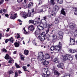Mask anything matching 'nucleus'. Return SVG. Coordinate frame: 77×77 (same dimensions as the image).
<instances>
[{"mask_svg":"<svg viewBox=\"0 0 77 77\" xmlns=\"http://www.w3.org/2000/svg\"><path fill=\"white\" fill-rule=\"evenodd\" d=\"M39 56H38L39 60H42V63L43 65H47L48 64V62L45 60L43 59V58L44 56L43 52H40L38 53Z\"/></svg>","mask_w":77,"mask_h":77,"instance_id":"1","label":"nucleus"},{"mask_svg":"<svg viewBox=\"0 0 77 77\" xmlns=\"http://www.w3.org/2000/svg\"><path fill=\"white\" fill-rule=\"evenodd\" d=\"M39 39L40 41H44L45 39V33L44 32H43L41 33L40 36H38Z\"/></svg>","mask_w":77,"mask_h":77,"instance_id":"2","label":"nucleus"},{"mask_svg":"<svg viewBox=\"0 0 77 77\" xmlns=\"http://www.w3.org/2000/svg\"><path fill=\"white\" fill-rule=\"evenodd\" d=\"M59 10V7L57 5L55 6V7L53 8V14H51L52 16H54V14H56L57 13V12Z\"/></svg>","mask_w":77,"mask_h":77,"instance_id":"3","label":"nucleus"},{"mask_svg":"<svg viewBox=\"0 0 77 77\" xmlns=\"http://www.w3.org/2000/svg\"><path fill=\"white\" fill-rule=\"evenodd\" d=\"M62 44L60 42H59V45H56L54 48L55 50H58L59 51H60V50L62 48Z\"/></svg>","mask_w":77,"mask_h":77,"instance_id":"4","label":"nucleus"},{"mask_svg":"<svg viewBox=\"0 0 77 77\" xmlns=\"http://www.w3.org/2000/svg\"><path fill=\"white\" fill-rule=\"evenodd\" d=\"M43 26L45 28H47V27H48V28H51V26H53V25L51 24L50 25L49 23H47V22H46L43 24Z\"/></svg>","mask_w":77,"mask_h":77,"instance_id":"5","label":"nucleus"},{"mask_svg":"<svg viewBox=\"0 0 77 77\" xmlns=\"http://www.w3.org/2000/svg\"><path fill=\"white\" fill-rule=\"evenodd\" d=\"M10 18L11 20H14V19H15L17 18V15L16 14H10Z\"/></svg>","mask_w":77,"mask_h":77,"instance_id":"6","label":"nucleus"},{"mask_svg":"<svg viewBox=\"0 0 77 77\" xmlns=\"http://www.w3.org/2000/svg\"><path fill=\"white\" fill-rule=\"evenodd\" d=\"M75 44V40L70 37V44L71 45H73Z\"/></svg>","mask_w":77,"mask_h":77,"instance_id":"7","label":"nucleus"},{"mask_svg":"<svg viewBox=\"0 0 77 77\" xmlns=\"http://www.w3.org/2000/svg\"><path fill=\"white\" fill-rule=\"evenodd\" d=\"M68 56L69 55L68 54H66L64 56L62 55V57H63V60H67L68 59Z\"/></svg>","mask_w":77,"mask_h":77,"instance_id":"8","label":"nucleus"},{"mask_svg":"<svg viewBox=\"0 0 77 77\" xmlns=\"http://www.w3.org/2000/svg\"><path fill=\"white\" fill-rule=\"evenodd\" d=\"M28 29L31 31H33L35 30V28L33 26V25H31L28 27Z\"/></svg>","mask_w":77,"mask_h":77,"instance_id":"9","label":"nucleus"},{"mask_svg":"<svg viewBox=\"0 0 77 77\" xmlns=\"http://www.w3.org/2000/svg\"><path fill=\"white\" fill-rule=\"evenodd\" d=\"M57 66L58 68H61L62 69H63V67L64 66L63 63H58Z\"/></svg>","mask_w":77,"mask_h":77,"instance_id":"10","label":"nucleus"},{"mask_svg":"<svg viewBox=\"0 0 77 77\" xmlns=\"http://www.w3.org/2000/svg\"><path fill=\"white\" fill-rule=\"evenodd\" d=\"M27 15L29 17H33V15H34V14L33 13H31V12L29 11L28 14H27Z\"/></svg>","mask_w":77,"mask_h":77,"instance_id":"11","label":"nucleus"},{"mask_svg":"<svg viewBox=\"0 0 77 77\" xmlns=\"http://www.w3.org/2000/svg\"><path fill=\"white\" fill-rule=\"evenodd\" d=\"M72 9L73 11H74V14L75 15H77V8L73 7Z\"/></svg>","mask_w":77,"mask_h":77,"instance_id":"12","label":"nucleus"},{"mask_svg":"<svg viewBox=\"0 0 77 77\" xmlns=\"http://www.w3.org/2000/svg\"><path fill=\"white\" fill-rule=\"evenodd\" d=\"M9 40V42H11V43H13L14 42V39L12 37H11L10 38L8 39Z\"/></svg>","mask_w":77,"mask_h":77,"instance_id":"13","label":"nucleus"},{"mask_svg":"<svg viewBox=\"0 0 77 77\" xmlns=\"http://www.w3.org/2000/svg\"><path fill=\"white\" fill-rule=\"evenodd\" d=\"M33 2H29L28 5V8H32L33 6Z\"/></svg>","mask_w":77,"mask_h":77,"instance_id":"14","label":"nucleus"},{"mask_svg":"<svg viewBox=\"0 0 77 77\" xmlns=\"http://www.w3.org/2000/svg\"><path fill=\"white\" fill-rule=\"evenodd\" d=\"M61 13L63 15H65V14L66 13H65V9L62 8V10L61 11Z\"/></svg>","mask_w":77,"mask_h":77,"instance_id":"15","label":"nucleus"},{"mask_svg":"<svg viewBox=\"0 0 77 77\" xmlns=\"http://www.w3.org/2000/svg\"><path fill=\"white\" fill-rule=\"evenodd\" d=\"M37 28L40 30H44V28L41 26L38 25L37 26Z\"/></svg>","mask_w":77,"mask_h":77,"instance_id":"16","label":"nucleus"},{"mask_svg":"<svg viewBox=\"0 0 77 77\" xmlns=\"http://www.w3.org/2000/svg\"><path fill=\"white\" fill-rule=\"evenodd\" d=\"M69 27L71 29H74L75 27V25L74 24H72L71 25L69 26Z\"/></svg>","mask_w":77,"mask_h":77,"instance_id":"17","label":"nucleus"},{"mask_svg":"<svg viewBox=\"0 0 77 77\" xmlns=\"http://www.w3.org/2000/svg\"><path fill=\"white\" fill-rule=\"evenodd\" d=\"M27 13H23V17L24 18H26L27 17Z\"/></svg>","mask_w":77,"mask_h":77,"instance_id":"18","label":"nucleus"},{"mask_svg":"<svg viewBox=\"0 0 77 77\" xmlns=\"http://www.w3.org/2000/svg\"><path fill=\"white\" fill-rule=\"evenodd\" d=\"M24 54L26 56L29 54V51L27 50H25L24 51Z\"/></svg>","mask_w":77,"mask_h":77,"instance_id":"19","label":"nucleus"},{"mask_svg":"<svg viewBox=\"0 0 77 77\" xmlns=\"http://www.w3.org/2000/svg\"><path fill=\"white\" fill-rule=\"evenodd\" d=\"M57 2L59 4L63 3V0H56Z\"/></svg>","mask_w":77,"mask_h":77,"instance_id":"20","label":"nucleus"},{"mask_svg":"<svg viewBox=\"0 0 77 77\" xmlns=\"http://www.w3.org/2000/svg\"><path fill=\"white\" fill-rule=\"evenodd\" d=\"M53 61L54 63H59V60H58V59L57 58L54 59V60Z\"/></svg>","mask_w":77,"mask_h":77,"instance_id":"21","label":"nucleus"},{"mask_svg":"<svg viewBox=\"0 0 77 77\" xmlns=\"http://www.w3.org/2000/svg\"><path fill=\"white\" fill-rule=\"evenodd\" d=\"M59 35L60 36H63V32H62V31H60L59 32Z\"/></svg>","mask_w":77,"mask_h":77,"instance_id":"22","label":"nucleus"},{"mask_svg":"<svg viewBox=\"0 0 77 77\" xmlns=\"http://www.w3.org/2000/svg\"><path fill=\"white\" fill-rule=\"evenodd\" d=\"M40 33V31L38 30H36L35 32V34L36 35H38Z\"/></svg>","mask_w":77,"mask_h":77,"instance_id":"23","label":"nucleus"},{"mask_svg":"<svg viewBox=\"0 0 77 77\" xmlns=\"http://www.w3.org/2000/svg\"><path fill=\"white\" fill-rule=\"evenodd\" d=\"M38 1L39 2V3H38V5H40L41 4H42V3L44 2V0H38Z\"/></svg>","mask_w":77,"mask_h":77,"instance_id":"24","label":"nucleus"},{"mask_svg":"<svg viewBox=\"0 0 77 77\" xmlns=\"http://www.w3.org/2000/svg\"><path fill=\"white\" fill-rule=\"evenodd\" d=\"M14 45L16 47H18L20 46V44L17 42H16L14 44Z\"/></svg>","mask_w":77,"mask_h":77,"instance_id":"25","label":"nucleus"},{"mask_svg":"<svg viewBox=\"0 0 77 77\" xmlns=\"http://www.w3.org/2000/svg\"><path fill=\"white\" fill-rule=\"evenodd\" d=\"M46 56L45 57L46 59H50V56L49 54H47L46 55Z\"/></svg>","mask_w":77,"mask_h":77,"instance_id":"26","label":"nucleus"},{"mask_svg":"<svg viewBox=\"0 0 77 77\" xmlns=\"http://www.w3.org/2000/svg\"><path fill=\"white\" fill-rule=\"evenodd\" d=\"M12 62L14 63V60L12 59L10 60H8V63H12Z\"/></svg>","mask_w":77,"mask_h":77,"instance_id":"27","label":"nucleus"},{"mask_svg":"<svg viewBox=\"0 0 77 77\" xmlns=\"http://www.w3.org/2000/svg\"><path fill=\"white\" fill-rule=\"evenodd\" d=\"M59 19H55L54 23L55 24H58V23H59Z\"/></svg>","mask_w":77,"mask_h":77,"instance_id":"28","label":"nucleus"},{"mask_svg":"<svg viewBox=\"0 0 77 77\" xmlns=\"http://www.w3.org/2000/svg\"><path fill=\"white\" fill-rule=\"evenodd\" d=\"M23 29L24 30L23 32L24 34H25L26 35H28V34H29V33L26 32V29H25V28H23Z\"/></svg>","mask_w":77,"mask_h":77,"instance_id":"29","label":"nucleus"},{"mask_svg":"<svg viewBox=\"0 0 77 77\" xmlns=\"http://www.w3.org/2000/svg\"><path fill=\"white\" fill-rule=\"evenodd\" d=\"M5 59H9V55L8 54H6V56L5 57Z\"/></svg>","mask_w":77,"mask_h":77,"instance_id":"30","label":"nucleus"},{"mask_svg":"<svg viewBox=\"0 0 77 77\" xmlns=\"http://www.w3.org/2000/svg\"><path fill=\"white\" fill-rule=\"evenodd\" d=\"M50 3H51L52 5H54L55 4V2H54V0H51Z\"/></svg>","mask_w":77,"mask_h":77,"instance_id":"31","label":"nucleus"},{"mask_svg":"<svg viewBox=\"0 0 77 77\" xmlns=\"http://www.w3.org/2000/svg\"><path fill=\"white\" fill-rule=\"evenodd\" d=\"M54 73H55V75H57L58 76H59V75H60V73H59V72H58L57 71L55 72Z\"/></svg>","mask_w":77,"mask_h":77,"instance_id":"32","label":"nucleus"},{"mask_svg":"<svg viewBox=\"0 0 77 77\" xmlns=\"http://www.w3.org/2000/svg\"><path fill=\"white\" fill-rule=\"evenodd\" d=\"M68 59L69 60H72V57H71V56L69 55V56L68 57Z\"/></svg>","mask_w":77,"mask_h":77,"instance_id":"33","label":"nucleus"},{"mask_svg":"<svg viewBox=\"0 0 77 77\" xmlns=\"http://www.w3.org/2000/svg\"><path fill=\"white\" fill-rule=\"evenodd\" d=\"M69 50L71 53H74V50L70 49Z\"/></svg>","mask_w":77,"mask_h":77,"instance_id":"34","label":"nucleus"},{"mask_svg":"<svg viewBox=\"0 0 77 77\" xmlns=\"http://www.w3.org/2000/svg\"><path fill=\"white\" fill-rule=\"evenodd\" d=\"M46 74L48 75L49 76L50 75V72L48 70L46 72Z\"/></svg>","mask_w":77,"mask_h":77,"instance_id":"35","label":"nucleus"},{"mask_svg":"<svg viewBox=\"0 0 77 77\" xmlns=\"http://www.w3.org/2000/svg\"><path fill=\"white\" fill-rule=\"evenodd\" d=\"M52 37L53 38H57V36L54 34H53Z\"/></svg>","mask_w":77,"mask_h":77,"instance_id":"36","label":"nucleus"},{"mask_svg":"<svg viewBox=\"0 0 77 77\" xmlns=\"http://www.w3.org/2000/svg\"><path fill=\"white\" fill-rule=\"evenodd\" d=\"M57 41V38H53L52 40V41L53 42H55Z\"/></svg>","mask_w":77,"mask_h":77,"instance_id":"37","label":"nucleus"},{"mask_svg":"<svg viewBox=\"0 0 77 77\" xmlns=\"http://www.w3.org/2000/svg\"><path fill=\"white\" fill-rule=\"evenodd\" d=\"M15 65L16 67V68H20V67L19 66V65H18L17 63H15Z\"/></svg>","mask_w":77,"mask_h":77,"instance_id":"38","label":"nucleus"},{"mask_svg":"<svg viewBox=\"0 0 77 77\" xmlns=\"http://www.w3.org/2000/svg\"><path fill=\"white\" fill-rule=\"evenodd\" d=\"M49 28H48L46 30V34H48V32H49V31L50 30Z\"/></svg>","mask_w":77,"mask_h":77,"instance_id":"39","label":"nucleus"},{"mask_svg":"<svg viewBox=\"0 0 77 77\" xmlns=\"http://www.w3.org/2000/svg\"><path fill=\"white\" fill-rule=\"evenodd\" d=\"M42 76L43 77H48V75L47 74L45 75L44 74H43L42 75Z\"/></svg>","mask_w":77,"mask_h":77,"instance_id":"40","label":"nucleus"},{"mask_svg":"<svg viewBox=\"0 0 77 77\" xmlns=\"http://www.w3.org/2000/svg\"><path fill=\"white\" fill-rule=\"evenodd\" d=\"M32 43L34 45H36V42H35V40H34L33 41Z\"/></svg>","mask_w":77,"mask_h":77,"instance_id":"41","label":"nucleus"},{"mask_svg":"<svg viewBox=\"0 0 77 77\" xmlns=\"http://www.w3.org/2000/svg\"><path fill=\"white\" fill-rule=\"evenodd\" d=\"M32 24L34 25L37 24H38V22H37V21L33 20V23Z\"/></svg>","mask_w":77,"mask_h":77,"instance_id":"42","label":"nucleus"},{"mask_svg":"<svg viewBox=\"0 0 77 77\" xmlns=\"http://www.w3.org/2000/svg\"><path fill=\"white\" fill-rule=\"evenodd\" d=\"M15 76L14 77H17V76L18 75V72H16L15 73Z\"/></svg>","mask_w":77,"mask_h":77,"instance_id":"43","label":"nucleus"},{"mask_svg":"<svg viewBox=\"0 0 77 77\" xmlns=\"http://www.w3.org/2000/svg\"><path fill=\"white\" fill-rule=\"evenodd\" d=\"M51 51H53V50H54V46L51 47Z\"/></svg>","mask_w":77,"mask_h":77,"instance_id":"44","label":"nucleus"},{"mask_svg":"<svg viewBox=\"0 0 77 77\" xmlns=\"http://www.w3.org/2000/svg\"><path fill=\"white\" fill-rule=\"evenodd\" d=\"M62 38H63V37L61 36H60V37H57V39L58 40L59 39H62Z\"/></svg>","mask_w":77,"mask_h":77,"instance_id":"45","label":"nucleus"},{"mask_svg":"<svg viewBox=\"0 0 77 77\" xmlns=\"http://www.w3.org/2000/svg\"><path fill=\"white\" fill-rule=\"evenodd\" d=\"M17 35V38L18 39V38H20V35H19L18 34H15V35Z\"/></svg>","mask_w":77,"mask_h":77,"instance_id":"46","label":"nucleus"},{"mask_svg":"<svg viewBox=\"0 0 77 77\" xmlns=\"http://www.w3.org/2000/svg\"><path fill=\"white\" fill-rule=\"evenodd\" d=\"M33 20H30L29 21V23H32V24H33Z\"/></svg>","mask_w":77,"mask_h":77,"instance_id":"47","label":"nucleus"},{"mask_svg":"<svg viewBox=\"0 0 77 77\" xmlns=\"http://www.w3.org/2000/svg\"><path fill=\"white\" fill-rule=\"evenodd\" d=\"M23 68L24 69V71H25V69H27V67L25 66H24L23 67Z\"/></svg>","mask_w":77,"mask_h":77,"instance_id":"48","label":"nucleus"},{"mask_svg":"<svg viewBox=\"0 0 77 77\" xmlns=\"http://www.w3.org/2000/svg\"><path fill=\"white\" fill-rule=\"evenodd\" d=\"M44 12V11H43V8L40 9L38 12L40 13V12Z\"/></svg>","mask_w":77,"mask_h":77,"instance_id":"49","label":"nucleus"},{"mask_svg":"<svg viewBox=\"0 0 77 77\" xmlns=\"http://www.w3.org/2000/svg\"><path fill=\"white\" fill-rule=\"evenodd\" d=\"M21 59L22 60H24V56L23 55H21Z\"/></svg>","mask_w":77,"mask_h":77,"instance_id":"50","label":"nucleus"},{"mask_svg":"<svg viewBox=\"0 0 77 77\" xmlns=\"http://www.w3.org/2000/svg\"><path fill=\"white\" fill-rule=\"evenodd\" d=\"M43 69L45 72H47V71L48 70V69H45V68H44Z\"/></svg>","mask_w":77,"mask_h":77,"instance_id":"51","label":"nucleus"},{"mask_svg":"<svg viewBox=\"0 0 77 77\" xmlns=\"http://www.w3.org/2000/svg\"><path fill=\"white\" fill-rule=\"evenodd\" d=\"M43 19H42V20H45V21L46 20H46V19H47V17H46V16H45V17H43Z\"/></svg>","mask_w":77,"mask_h":77,"instance_id":"52","label":"nucleus"},{"mask_svg":"<svg viewBox=\"0 0 77 77\" xmlns=\"http://www.w3.org/2000/svg\"><path fill=\"white\" fill-rule=\"evenodd\" d=\"M4 1L3 0H1L0 2V5H2L4 2Z\"/></svg>","mask_w":77,"mask_h":77,"instance_id":"53","label":"nucleus"},{"mask_svg":"<svg viewBox=\"0 0 77 77\" xmlns=\"http://www.w3.org/2000/svg\"><path fill=\"white\" fill-rule=\"evenodd\" d=\"M46 39L48 41H50V38L48 37H46Z\"/></svg>","mask_w":77,"mask_h":77,"instance_id":"54","label":"nucleus"},{"mask_svg":"<svg viewBox=\"0 0 77 77\" xmlns=\"http://www.w3.org/2000/svg\"><path fill=\"white\" fill-rule=\"evenodd\" d=\"M8 41H9V39H6L5 40V43H8Z\"/></svg>","mask_w":77,"mask_h":77,"instance_id":"55","label":"nucleus"},{"mask_svg":"<svg viewBox=\"0 0 77 77\" xmlns=\"http://www.w3.org/2000/svg\"><path fill=\"white\" fill-rule=\"evenodd\" d=\"M9 74H12L13 73V71H10L9 72Z\"/></svg>","mask_w":77,"mask_h":77,"instance_id":"56","label":"nucleus"},{"mask_svg":"<svg viewBox=\"0 0 77 77\" xmlns=\"http://www.w3.org/2000/svg\"><path fill=\"white\" fill-rule=\"evenodd\" d=\"M22 1H23L25 3H26L27 2V0H22Z\"/></svg>","mask_w":77,"mask_h":77,"instance_id":"57","label":"nucleus"},{"mask_svg":"<svg viewBox=\"0 0 77 77\" xmlns=\"http://www.w3.org/2000/svg\"><path fill=\"white\" fill-rule=\"evenodd\" d=\"M17 2L18 3H20V2H21L23 0H17Z\"/></svg>","mask_w":77,"mask_h":77,"instance_id":"58","label":"nucleus"},{"mask_svg":"<svg viewBox=\"0 0 77 77\" xmlns=\"http://www.w3.org/2000/svg\"><path fill=\"white\" fill-rule=\"evenodd\" d=\"M2 51H5V52H6V51H7L6 49L5 48L3 49Z\"/></svg>","mask_w":77,"mask_h":77,"instance_id":"59","label":"nucleus"},{"mask_svg":"<svg viewBox=\"0 0 77 77\" xmlns=\"http://www.w3.org/2000/svg\"><path fill=\"white\" fill-rule=\"evenodd\" d=\"M36 58H32V59H31V61H34L35 60H35Z\"/></svg>","mask_w":77,"mask_h":77,"instance_id":"60","label":"nucleus"},{"mask_svg":"<svg viewBox=\"0 0 77 77\" xmlns=\"http://www.w3.org/2000/svg\"><path fill=\"white\" fill-rule=\"evenodd\" d=\"M5 17H8L9 16V15L8 14H6L5 15Z\"/></svg>","mask_w":77,"mask_h":77,"instance_id":"61","label":"nucleus"},{"mask_svg":"<svg viewBox=\"0 0 77 77\" xmlns=\"http://www.w3.org/2000/svg\"><path fill=\"white\" fill-rule=\"evenodd\" d=\"M2 33H0V39H1V38H2Z\"/></svg>","mask_w":77,"mask_h":77,"instance_id":"62","label":"nucleus"},{"mask_svg":"<svg viewBox=\"0 0 77 77\" xmlns=\"http://www.w3.org/2000/svg\"><path fill=\"white\" fill-rule=\"evenodd\" d=\"M3 11L4 12H5H5H6V10H5V9L3 10Z\"/></svg>","mask_w":77,"mask_h":77,"instance_id":"63","label":"nucleus"},{"mask_svg":"<svg viewBox=\"0 0 77 77\" xmlns=\"http://www.w3.org/2000/svg\"><path fill=\"white\" fill-rule=\"evenodd\" d=\"M52 71H54V72H55V71H56V70L55 69V68H54L53 69H52Z\"/></svg>","mask_w":77,"mask_h":77,"instance_id":"64","label":"nucleus"}]
</instances>
